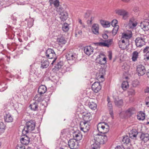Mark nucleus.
<instances>
[{
    "label": "nucleus",
    "instance_id": "obj_1",
    "mask_svg": "<svg viewBox=\"0 0 149 149\" xmlns=\"http://www.w3.org/2000/svg\"><path fill=\"white\" fill-rule=\"evenodd\" d=\"M35 122L34 121L30 120L27 122L22 131V134L25 136V134L33 131L35 128Z\"/></svg>",
    "mask_w": 149,
    "mask_h": 149
},
{
    "label": "nucleus",
    "instance_id": "obj_2",
    "mask_svg": "<svg viewBox=\"0 0 149 149\" xmlns=\"http://www.w3.org/2000/svg\"><path fill=\"white\" fill-rule=\"evenodd\" d=\"M107 140V137L104 134L100 135L97 134L95 135L92 142H94L100 145L104 144Z\"/></svg>",
    "mask_w": 149,
    "mask_h": 149
},
{
    "label": "nucleus",
    "instance_id": "obj_3",
    "mask_svg": "<svg viewBox=\"0 0 149 149\" xmlns=\"http://www.w3.org/2000/svg\"><path fill=\"white\" fill-rule=\"evenodd\" d=\"M109 128L108 125L104 122L100 123L97 125V130L100 132L103 133V134H104L109 131Z\"/></svg>",
    "mask_w": 149,
    "mask_h": 149
},
{
    "label": "nucleus",
    "instance_id": "obj_4",
    "mask_svg": "<svg viewBox=\"0 0 149 149\" xmlns=\"http://www.w3.org/2000/svg\"><path fill=\"white\" fill-rule=\"evenodd\" d=\"M65 57L68 63L72 65L75 62L77 55L75 53L69 51L66 54Z\"/></svg>",
    "mask_w": 149,
    "mask_h": 149
},
{
    "label": "nucleus",
    "instance_id": "obj_5",
    "mask_svg": "<svg viewBox=\"0 0 149 149\" xmlns=\"http://www.w3.org/2000/svg\"><path fill=\"white\" fill-rule=\"evenodd\" d=\"M46 56L49 58H54L51 64L53 65L56 59V54L54 51L51 49H48L46 52Z\"/></svg>",
    "mask_w": 149,
    "mask_h": 149
},
{
    "label": "nucleus",
    "instance_id": "obj_6",
    "mask_svg": "<svg viewBox=\"0 0 149 149\" xmlns=\"http://www.w3.org/2000/svg\"><path fill=\"white\" fill-rule=\"evenodd\" d=\"M146 36L143 35L137 38L135 40V42L137 47H141L145 45L146 43Z\"/></svg>",
    "mask_w": 149,
    "mask_h": 149
},
{
    "label": "nucleus",
    "instance_id": "obj_7",
    "mask_svg": "<svg viewBox=\"0 0 149 149\" xmlns=\"http://www.w3.org/2000/svg\"><path fill=\"white\" fill-rule=\"evenodd\" d=\"M115 12L117 14L122 16L124 19H126L129 16L128 12L124 9H118L115 10Z\"/></svg>",
    "mask_w": 149,
    "mask_h": 149
},
{
    "label": "nucleus",
    "instance_id": "obj_8",
    "mask_svg": "<svg viewBox=\"0 0 149 149\" xmlns=\"http://www.w3.org/2000/svg\"><path fill=\"white\" fill-rule=\"evenodd\" d=\"M79 126L81 130L84 133L87 132L90 129L89 124L84 122L81 121Z\"/></svg>",
    "mask_w": 149,
    "mask_h": 149
},
{
    "label": "nucleus",
    "instance_id": "obj_9",
    "mask_svg": "<svg viewBox=\"0 0 149 149\" xmlns=\"http://www.w3.org/2000/svg\"><path fill=\"white\" fill-rule=\"evenodd\" d=\"M99 57L97 59V61L101 65L105 64L107 63V58L105 55L103 53L100 54L99 55Z\"/></svg>",
    "mask_w": 149,
    "mask_h": 149
},
{
    "label": "nucleus",
    "instance_id": "obj_10",
    "mask_svg": "<svg viewBox=\"0 0 149 149\" xmlns=\"http://www.w3.org/2000/svg\"><path fill=\"white\" fill-rule=\"evenodd\" d=\"M3 114L4 120L6 122L10 123L13 121V118L8 111H5L4 112Z\"/></svg>",
    "mask_w": 149,
    "mask_h": 149
},
{
    "label": "nucleus",
    "instance_id": "obj_11",
    "mask_svg": "<svg viewBox=\"0 0 149 149\" xmlns=\"http://www.w3.org/2000/svg\"><path fill=\"white\" fill-rule=\"evenodd\" d=\"M68 145L71 149H76L77 148L78 143L75 139H71L68 141Z\"/></svg>",
    "mask_w": 149,
    "mask_h": 149
},
{
    "label": "nucleus",
    "instance_id": "obj_12",
    "mask_svg": "<svg viewBox=\"0 0 149 149\" xmlns=\"http://www.w3.org/2000/svg\"><path fill=\"white\" fill-rule=\"evenodd\" d=\"M136 70L139 76L143 75L146 72L145 67L141 65H139L137 66Z\"/></svg>",
    "mask_w": 149,
    "mask_h": 149
},
{
    "label": "nucleus",
    "instance_id": "obj_13",
    "mask_svg": "<svg viewBox=\"0 0 149 149\" xmlns=\"http://www.w3.org/2000/svg\"><path fill=\"white\" fill-rule=\"evenodd\" d=\"M140 26L144 31H147L149 30V21L147 20L141 22L140 23Z\"/></svg>",
    "mask_w": 149,
    "mask_h": 149
},
{
    "label": "nucleus",
    "instance_id": "obj_14",
    "mask_svg": "<svg viewBox=\"0 0 149 149\" xmlns=\"http://www.w3.org/2000/svg\"><path fill=\"white\" fill-rule=\"evenodd\" d=\"M92 88L94 92L97 93L101 89V87L99 82H95L92 85Z\"/></svg>",
    "mask_w": 149,
    "mask_h": 149
},
{
    "label": "nucleus",
    "instance_id": "obj_15",
    "mask_svg": "<svg viewBox=\"0 0 149 149\" xmlns=\"http://www.w3.org/2000/svg\"><path fill=\"white\" fill-rule=\"evenodd\" d=\"M93 47L91 46H87L84 48V53L88 56H90L93 54Z\"/></svg>",
    "mask_w": 149,
    "mask_h": 149
},
{
    "label": "nucleus",
    "instance_id": "obj_16",
    "mask_svg": "<svg viewBox=\"0 0 149 149\" xmlns=\"http://www.w3.org/2000/svg\"><path fill=\"white\" fill-rule=\"evenodd\" d=\"M73 136L74 139H75L77 141L81 140L82 137L81 133L79 131L74 132Z\"/></svg>",
    "mask_w": 149,
    "mask_h": 149
},
{
    "label": "nucleus",
    "instance_id": "obj_17",
    "mask_svg": "<svg viewBox=\"0 0 149 149\" xmlns=\"http://www.w3.org/2000/svg\"><path fill=\"white\" fill-rule=\"evenodd\" d=\"M132 33L130 31H128V32L123 33L122 35V38L125 39L126 40L132 37Z\"/></svg>",
    "mask_w": 149,
    "mask_h": 149
},
{
    "label": "nucleus",
    "instance_id": "obj_18",
    "mask_svg": "<svg viewBox=\"0 0 149 149\" xmlns=\"http://www.w3.org/2000/svg\"><path fill=\"white\" fill-rule=\"evenodd\" d=\"M91 29L92 32L94 34L97 35L99 33V26L97 24H93L92 26Z\"/></svg>",
    "mask_w": 149,
    "mask_h": 149
},
{
    "label": "nucleus",
    "instance_id": "obj_19",
    "mask_svg": "<svg viewBox=\"0 0 149 149\" xmlns=\"http://www.w3.org/2000/svg\"><path fill=\"white\" fill-rule=\"evenodd\" d=\"M140 138L141 140L146 142L149 140V134L147 133H143L141 135Z\"/></svg>",
    "mask_w": 149,
    "mask_h": 149
},
{
    "label": "nucleus",
    "instance_id": "obj_20",
    "mask_svg": "<svg viewBox=\"0 0 149 149\" xmlns=\"http://www.w3.org/2000/svg\"><path fill=\"white\" fill-rule=\"evenodd\" d=\"M107 101L108 102L107 106L109 110V113L111 116L113 114L112 110V106L111 103L110 102V100L109 97H107Z\"/></svg>",
    "mask_w": 149,
    "mask_h": 149
},
{
    "label": "nucleus",
    "instance_id": "obj_21",
    "mask_svg": "<svg viewBox=\"0 0 149 149\" xmlns=\"http://www.w3.org/2000/svg\"><path fill=\"white\" fill-rule=\"evenodd\" d=\"M47 91L46 86L43 85L40 86L38 90V92L40 95H42L45 93Z\"/></svg>",
    "mask_w": 149,
    "mask_h": 149
},
{
    "label": "nucleus",
    "instance_id": "obj_22",
    "mask_svg": "<svg viewBox=\"0 0 149 149\" xmlns=\"http://www.w3.org/2000/svg\"><path fill=\"white\" fill-rule=\"evenodd\" d=\"M83 121L82 122H84L86 123L89 124V121L92 119V117L91 116L90 113L86 114L84 116H83Z\"/></svg>",
    "mask_w": 149,
    "mask_h": 149
},
{
    "label": "nucleus",
    "instance_id": "obj_23",
    "mask_svg": "<svg viewBox=\"0 0 149 149\" xmlns=\"http://www.w3.org/2000/svg\"><path fill=\"white\" fill-rule=\"evenodd\" d=\"M29 139V138L27 136H25L24 137H22L21 139V142L24 145L28 144L30 142Z\"/></svg>",
    "mask_w": 149,
    "mask_h": 149
},
{
    "label": "nucleus",
    "instance_id": "obj_24",
    "mask_svg": "<svg viewBox=\"0 0 149 149\" xmlns=\"http://www.w3.org/2000/svg\"><path fill=\"white\" fill-rule=\"evenodd\" d=\"M138 132L136 130L133 129L129 133L130 137L132 139H134L136 137Z\"/></svg>",
    "mask_w": 149,
    "mask_h": 149
},
{
    "label": "nucleus",
    "instance_id": "obj_25",
    "mask_svg": "<svg viewBox=\"0 0 149 149\" xmlns=\"http://www.w3.org/2000/svg\"><path fill=\"white\" fill-rule=\"evenodd\" d=\"M38 103L37 102H34L30 105L31 109L34 111L38 110Z\"/></svg>",
    "mask_w": 149,
    "mask_h": 149
},
{
    "label": "nucleus",
    "instance_id": "obj_26",
    "mask_svg": "<svg viewBox=\"0 0 149 149\" xmlns=\"http://www.w3.org/2000/svg\"><path fill=\"white\" fill-rule=\"evenodd\" d=\"M41 63V68L42 69L47 68L49 65V61L47 60H43Z\"/></svg>",
    "mask_w": 149,
    "mask_h": 149
},
{
    "label": "nucleus",
    "instance_id": "obj_27",
    "mask_svg": "<svg viewBox=\"0 0 149 149\" xmlns=\"http://www.w3.org/2000/svg\"><path fill=\"white\" fill-rule=\"evenodd\" d=\"M129 26L131 28H134L137 25V23L133 19H131L129 22Z\"/></svg>",
    "mask_w": 149,
    "mask_h": 149
},
{
    "label": "nucleus",
    "instance_id": "obj_28",
    "mask_svg": "<svg viewBox=\"0 0 149 149\" xmlns=\"http://www.w3.org/2000/svg\"><path fill=\"white\" fill-rule=\"evenodd\" d=\"M135 112V109L134 108H130L126 111L125 113L128 116H131L132 114Z\"/></svg>",
    "mask_w": 149,
    "mask_h": 149
},
{
    "label": "nucleus",
    "instance_id": "obj_29",
    "mask_svg": "<svg viewBox=\"0 0 149 149\" xmlns=\"http://www.w3.org/2000/svg\"><path fill=\"white\" fill-rule=\"evenodd\" d=\"M41 95L40 94H37L36 95L33 99V100L35 101V102H37L38 104L42 100Z\"/></svg>",
    "mask_w": 149,
    "mask_h": 149
},
{
    "label": "nucleus",
    "instance_id": "obj_30",
    "mask_svg": "<svg viewBox=\"0 0 149 149\" xmlns=\"http://www.w3.org/2000/svg\"><path fill=\"white\" fill-rule=\"evenodd\" d=\"M60 17L62 21L65 20L67 18L68 14L65 12H61L60 13Z\"/></svg>",
    "mask_w": 149,
    "mask_h": 149
},
{
    "label": "nucleus",
    "instance_id": "obj_31",
    "mask_svg": "<svg viewBox=\"0 0 149 149\" xmlns=\"http://www.w3.org/2000/svg\"><path fill=\"white\" fill-rule=\"evenodd\" d=\"M88 105L90 108L93 110L96 109L97 106L96 103L92 101L90 102L88 104Z\"/></svg>",
    "mask_w": 149,
    "mask_h": 149
},
{
    "label": "nucleus",
    "instance_id": "obj_32",
    "mask_svg": "<svg viewBox=\"0 0 149 149\" xmlns=\"http://www.w3.org/2000/svg\"><path fill=\"white\" fill-rule=\"evenodd\" d=\"M138 119L140 120H143L145 119V114L142 111H140L137 116Z\"/></svg>",
    "mask_w": 149,
    "mask_h": 149
},
{
    "label": "nucleus",
    "instance_id": "obj_33",
    "mask_svg": "<svg viewBox=\"0 0 149 149\" xmlns=\"http://www.w3.org/2000/svg\"><path fill=\"white\" fill-rule=\"evenodd\" d=\"M114 102L115 105L117 106L121 105L123 104V101L122 100H119L118 98L114 99Z\"/></svg>",
    "mask_w": 149,
    "mask_h": 149
},
{
    "label": "nucleus",
    "instance_id": "obj_34",
    "mask_svg": "<svg viewBox=\"0 0 149 149\" xmlns=\"http://www.w3.org/2000/svg\"><path fill=\"white\" fill-rule=\"evenodd\" d=\"M139 56V53L137 51H134L132 53V59L133 61H135L136 60Z\"/></svg>",
    "mask_w": 149,
    "mask_h": 149
},
{
    "label": "nucleus",
    "instance_id": "obj_35",
    "mask_svg": "<svg viewBox=\"0 0 149 149\" xmlns=\"http://www.w3.org/2000/svg\"><path fill=\"white\" fill-rule=\"evenodd\" d=\"M93 143L91 145L90 148L91 149H99L100 144L97 143L93 142Z\"/></svg>",
    "mask_w": 149,
    "mask_h": 149
},
{
    "label": "nucleus",
    "instance_id": "obj_36",
    "mask_svg": "<svg viewBox=\"0 0 149 149\" xmlns=\"http://www.w3.org/2000/svg\"><path fill=\"white\" fill-rule=\"evenodd\" d=\"M121 87L124 90H126L129 87L128 82L127 81H123Z\"/></svg>",
    "mask_w": 149,
    "mask_h": 149
},
{
    "label": "nucleus",
    "instance_id": "obj_37",
    "mask_svg": "<svg viewBox=\"0 0 149 149\" xmlns=\"http://www.w3.org/2000/svg\"><path fill=\"white\" fill-rule=\"evenodd\" d=\"M30 67L31 68L32 73H35L36 70L38 67L37 63H33L30 65Z\"/></svg>",
    "mask_w": 149,
    "mask_h": 149
},
{
    "label": "nucleus",
    "instance_id": "obj_38",
    "mask_svg": "<svg viewBox=\"0 0 149 149\" xmlns=\"http://www.w3.org/2000/svg\"><path fill=\"white\" fill-rule=\"evenodd\" d=\"M62 29L65 32H67L69 30V25L67 23H64L62 25Z\"/></svg>",
    "mask_w": 149,
    "mask_h": 149
},
{
    "label": "nucleus",
    "instance_id": "obj_39",
    "mask_svg": "<svg viewBox=\"0 0 149 149\" xmlns=\"http://www.w3.org/2000/svg\"><path fill=\"white\" fill-rule=\"evenodd\" d=\"M122 141L124 143L127 144L130 142V140L129 137L127 136H126L123 137Z\"/></svg>",
    "mask_w": 149,
    "mask_h": 149
},
{
    "label": "nucleus",
    "instance_id": "obj_40",
    "mask_svg": "<svg viewBox=\"0 0 149 149\" xmlns=\"http://www.w3.org/2000/svg\"><path fill=\"white\" fill-rule=\"evenodd\" d=\"M5 125L2 122H0V132L1 133H3L4 132L5 129Z\"/></svg>",
    "mask_w": 149,
    "mask_h": 149
},
{
    "label": "nucleus",
    "instance_id": "obj_41",
    "mask_svg": "<svg viewBox=\"0 0 149 149\" xmlns=\"http://www.w3.org/2000/svg\"><path fill=\"white\" fill-rule=\"evenodd\" d=\"M95 44L97 46H100L108 47V45H107L106 42H96L95 43Z\"/></svg>",
    "mask_w": 149,
    "mask_h": 149
},
{
    "label": "nucleus",
    "instance_id": "obj_42",
    "mask_svg": "<svg viewBox=\"0 0 149 149\" xmlns=\"http://www.w3.org/2000/svg\"><path fill=\"white\" fill-rule=\"evenodd\" d=\"M63 65V62H62L60 61L57 63V64L55 66L56 69L57 70H59L61 68Z\"/></svg>",
    "mask_w": 149,
    "mask_h": 149
},
{
    "label": "nucleus",
    "instance_id": "obj_43",
    "mask_svg": "<svg viewBox=\"0 0 149 149\" xmlns=\"http://www.w3.org/2000/svg\"><path fill=\"white\" fill-rule=\"evenodd\" d=\"M57 41L62 44H65L66 42V40L63 37L58 38Z\"/></svg>",
    "mask_w": 149,
    "mask_h": 149
},
{
    "label": "nucleus",
    "instance_id": "obj_44",
    "mask_svg": "<svg viewBox=\"0 0 149 149\" xmlns=\"http://www.w3.org/2000/svg\"><path fill=\"white\" fill-rule=\"evenodd\" d=\"M126 42V40L122 39V38L119 41L118 44L119 47L123 49H124V47H123V46L121 45V44L122 43H124L125 42Z\"/></svg>",
    "mask_w": 149,
    "mask_h": 149
},
{
    "label": "nucleus",
    "instance_id": "obj_45",
    "mask_svg": "<svg viewBox=\"0 0 149 149\" xmlns=\"http://www.w3.org/2000/svg\"><path fill=\"white\" fill-rule=\"evenodd\" d=\"M57 12H61L63 11V8L61 6L59 5L55 8Z\"/></svg>",
    "mask_w": 149,
    "mask_h": 149
},
{
    "label": "nucleus",
    "instance_id": "obj_46",
    "mask_svg": "<svg viewBox=\"0 0 149 149\" xmlns=\"http://www.w3.org/2000/svg\"><path fill=\"white\" fill-rule=\"evenodd\" d=\"M29 136L30 138L32 139H34L36 136V134L35 133H33L31 132H29Z\"/></svg>",
    "mask_w": 149,
    "mask_h": 149
},
{
    "label": "nucleus",
    "instance_id": "obj_47",
    "mask_svg": "<svg viewBox=\"0 0 149 149\" xmlns=\"http://www.w3.org/2000/svg\"><path fill=\"white\" fill-rule=\"evenodd\" d=\"M129 45V41L128 40H126V42H125L124 43H122V44H121V45L123 46V47H124V49L126 48Z\"/></svg>",
    "mask_w": 149,
    "mask_h": 149
},
{
    "label": "nucleus",
    "instance_id": "obj_48",
    "mask_svg": "<svg viewBox=\"0 0 149 149\" xmlns=\"http://www.w3.org/2000/svg\"><path fill=\"white\" fill-rule=\"evenodd\" d=\"M15 149H25L24 146L21 144H18L17 145Z\"/></svg>",
    "mask_w": 149,
    "mask_h": 149
},
{
    "label": "nucleus",
    "instance_id": "obj_49",
    "mask_svg": "<svg viewBox=\"0 0 149 149\" xmlns=\"http://www.w3.org/2000/svg\"><path fill=\"white\" fill-rule=\"evenodd\" d=\"M54 7L56 8L57 6L60 5L59 2L58 0H55L54 1Z\"/></svg>",
    "mask_w": 149,
    "mask_h": 149
},
{
    "label": "nucleus",
    "instance_id": "obj_50",
    "mask_svg": "<svg viewBox=\"0 0 149 149\" xmlns=\"http://www.w3.org/2000/svg\"><path fill=\"white\" fill-rule=\"evenodd\" d=\"M118 21L116 19H114L111 22V25L113 26H117L116 24H117Z\"/></svg>",
    "mask_w": 149,
    "mask_h": 149
},
{
    "label": "nucleus",
    "instance_id": "obj_51",
    "mask_svg": "<svg viewBox=\"0 0 149 149\" xmlns=\"http://www.w3.org/2000/svg\"><path fill=\"white\" fill-rule=\"evenodd\" d=\"M106 42V43L108 45V47H109V45L111 44L113 42V39H110L106 40L105 41Z\"/></svg>",
    "mask_w": 149,
    "mask_h": 149
},
{
    "label": "nucleus",
    "instance_id": "obj_52",
    "mask_svg": "<svg viewBox=\"0 0 149 149\" xmlns=\"http://www.w3.org/2000/svg\"><path fill=\"white\" fill-rule=\"evenodd\" d=\"M128 94L130 95H134L135 94V91L133 89H130L128 91Z\"/></svg>",
    "mask_w": 149,
    "mask_h": 149
},
{
    "label": "nucleus",
    "instance_id": "obj_53",
    "mask_svg": "<svg viewBox=\"0 0 149 149\" xmlns=\"http://www.w3.org/2000/svg\"><path fill=\"white\" fill-rule=\"evenodd\" d=\"M139 84V82L137 80L134 81L132 83V85L134 87H136V86L138 85Z\"/></svg>",
    "mask_w": 149,
    "mask_h": 149
},
{
    "label": "nucleus",
    "instance_id": "obj_54",
    "mask_svg": "<svg viewBox=\"0 0 149 149\" xmlns=\"http://www.w3.org/2000/svg\"><path fill=\"white\" fill-rule=\"evenodd\" d=\"M110 26V23L106 21L104 25V27H109Z\"/></svg>",
    "mask_w": 149,
    "mask_h": 149
},
{
    "label": "nucleus",
    "instance_id": "obj_55",
    "mask_svg": "<svg viewBox=\"0 0 149 149\" xmlns=\"http://www.w3.org/2000/svg\"><path fill=\"white\" fill-rule=\"evenodd\" d=\"M149 51V47H146L143 49V52L144 53L147 52Z\"/></svg>",
    "mask_w": 149,
    "mask_h": 149
},
{
    "label": "nucleus",
    "instance_id": "obj_56",
    "mask_svg": "<svg viewBox=\"0 0 149 149\" xmlns=\"http://www.w3.org/2000/svg\"><path fill=\"white\" fill-rule=\"evenodd\" d=\"M90 15V13L89 12H87L86 13L85 15V17L87 18L89 17Z\"/></svg>",
    "mask_w": 149,
    "mask_h": 149
},
{
    "label": "nucleus",
    "instance_id": "obj_57",
    "mask_svg": "<svg viewBox=\"0 0 149 149\" xmlns=\"http://www.w3.org/2000/svg\"><path fill=\"white\" fill-rule=\"evenodd\" d=\"M139 8L137 7H135L133 8V10L135 12H138L139 11Z\"/></svg>",
    "mask_w": 149,
    "mask_h": 149
},
{
    "label": "nucleus",
    "instance_id": "obj_58",
    "mask_svg": "<svg viewBox=\"0 0 149 149\" xmlns=\"http://www.w3.org/2000/svg\"><path fill=\"white\" fill-rule=\"evenodd\" d=\"M115 149H124V148L122 146H118Z\"/></svg>",
    "mask_w": 149,
    "mask_h": 149
},
{
    "label": "nucleus",
    "instance_id": "obj_59",
    "mask_svg": "<svg viewBox=\"0 0 149 149\" xmlns=\"http://www.w3.org/2000/svg\"><path fill=\"white\" fill-rule=\"evenodd\" d=\"M106 21H104L103 20H101L100 21V23L104 27V25Z\"/></svg>",
    "mask_w": 149,
    "mask_h": 149
},
{
    "label": "nucleus",
    "instance_id": "obj_60",
    "mask_svg": "<svg viewBox=\"0 0 149 149\" xmlns=\"http://www.w3.org/2000/svg\"><path fill=\"white\" fill-rule=\"evenodd\" d=\"M145 93H148L149 92V87H147L144 90Z\"/></svg>",
    "mask_w": 149,
    "mask_h": 149
},
{
    "label": "nucleus",
    "instance_id": "obj_61",
    "mask_svg": "<svg viewBox=\"0 0 149 149\" xmlns=\"http://www.w3.org/2000/svg\"><path fill=\"white\" fill-rule=\"evenodd\" d=\"M102 37L103 38L105 39H106L108 38V36L106 34H103Z\"/></svg>",
    "mask_w": 149,
    "mask_h": 149
},
{
    "label": "nucleus",
    "instance_id": "obj_62",
    "mask_svg": "<svg viewBox=\"0 0 149 149\" xmlns=\"http://www.w3.org/2000/svg\"><path fill=\"white\" fill-rule=\"evenodd\" d=\"M117 31L113 29L112 30V33L114 35H115L117 33Z\"/></svg>",
    "mask_w": 149,
    "mask_h": 149
},
{
    "label": "nucleus",
    "instance_id": "obj_63",
    "mask_svg": "<svg viewBox=\"0 0 149 149\" xmlns=\"http://www.w3.org/2000/svg\"><path fill=\"white\" fill-rule=\"evenodd\" d=\"M54 0H49V2L50 3V5L51 6L52 4H54Z\"/></svg>",
    "mask_w": 149,
    "mask_h": 149
},
{
    "label": "nucleus",
    "instance_id": "obj_64",
    "mask_svg": "<svg viewBox=\"0 0 149 149\" xmlns=\"http://www.w3.org/2000/svg\"><path fill=\"white\" fill-rule=\"evenodd\" d=\"M146 55L147 56L146 58L147 60L149 59V51L147 52L146 53Z\"/></svg>",
    "mask_w": 149,
    "mask_h": 149
}]
</instances>
